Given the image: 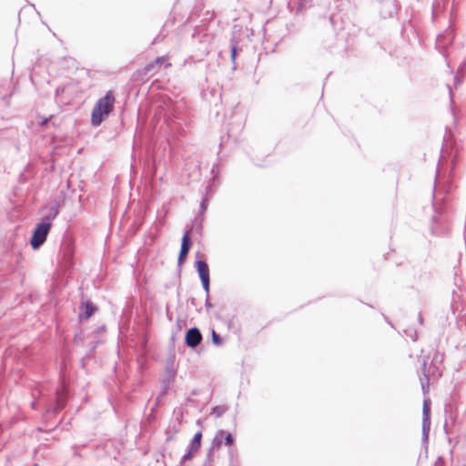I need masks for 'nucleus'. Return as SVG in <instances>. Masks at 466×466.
<instances>
[{"instance_id": "8", "label": "nucleus", "mask_w": 466, "mask_h": 466, "mask_svg": "<svg viewBox=\"0 0 466 466\" xmlns=\"http://www.w3.org/2000/svg\"><path fill=\"white\" fill-rule=\"evenodd\" d=\"M81 309L84 310V312L79 315V319H88L96 311V307L90 301L84 302Z\"/></svg>"}, {"instance_id": "13", "label": "nucleus", "mask_w": 466, "mask_h": 466, "mask_svg": "<svg viewBox=\"0 0 466 466\" xmlns=\"http://www.w3.org/2000/svg\"><path fill=\"white\" fill-rule=\"evenodd\" d=\"M236 56H237V48H236V46H233L232 51H231V57L233 60H235Z\"/></svg>"}, {"instance_id": "7", "label": "nucleus", "mask_w": 466, "mask_h": 466, "mask_svg": "<svg viewBox=\"0 0 466 466\" xmlns=\"http://www.w3.org/2000/svg\"><path fill=\"white\" fill-rule=\"evenodd\" d=\"M228 446H232L234 444V438L230 432H227L225 431H218L214 439V446L219 448L223 442Z\"/></svg>"}, {"instance_id": "4", "label": "nucleus", "mask_w": 466, "mask_h": 466, "mask_svg": "<svg viewBox=\"0 0 466 466\" xmlns=\"http://www.w3.org/2000/svg\"><path fill=\"white\" fill-rule=\"evenodd\" d=\"M168 61V56H160V57H157V59H155L154 61L148 63L143 69V73L145 75H147L149 73H157L158 71V69L160 68V66L166 63V66L167 67H169L171 66V64L167 62Z\"/></svg>"}, {"instance_id": "3", "label": "nucleus", "mask_w": 466, "mask_h": 466, "mask_svg": "<svg viewBox=\"0 0 466 466\" xmlns=\"http://www.w3.org/2000/svg\"><path fill=\"white\" fill-rule=\"evenodd\" d=\"M196 266H197V270H198V276L203 284V288L208 292V289H209V268H208V266L203 260H198L196 262Z\"/></svg>"}, {"instance_id": "10", "label": "nucleus", "mask_w": 466, "mask_h": 466, "mask_svg": "<svg viewBox=\"0 0 466 466\" xmlns=\"http://www.w3.org/2000/svg\"><path fill=\"white\" fill-rule=\"evenodd\" d=\"M211 335L213 343L217 346H220L222 344V339L214 329L212 330Z\"/></svg>"}, {"instance_id": "6", "label": "nucleus", "mask_w": 466, "mask_h": 466, "mask_svg": "<svg viewBox=\"0 0 466 466\" xmlns=\"http://www.w3.org/2000/svg\"><path fill=\"white\" fill-rule=\"evenodd\" d=\"M202 335L197 328H192L186 334V343L188 347L195 348L200 344Z\"/></svg>"}, {"instance_id": "12", "label": "nucleus", "mask_w": 466, "mask_h": 466, "mask_svg": "<svg viewBox=\"0 0 466 466\" xmlns=\"http://www.w3.org/2000/svg\"><path fill=\"white\" fill-rule=\"evenodd\" d=\"M423 411L426 415H428V413L430 411V405L427 401H424Z\"/></svg>"}, {"instance_id": "1", "label": "nucleus", "mask_w": 466, "mask_h": 466, "mask_svg": "<svg viewBox=\"0 0 466 466\" xmlns=\"http://www.w3.org/2000/svg\"><path fill=\"white\" fill-rule=\"evenodd\" d=\"M115 103V93L112 90L107 91L106 95L99 98L95 104L91 113V124L95 127L99 126L104 117L114 111Z\"/></svg>"}, {"instance_id": "14", "label": "nucleus", "mask_w": 466, "mask_h": 466, "mask_svg": "<svg viewBox=\"0 0 466 466\" xmlns=\"http://www.w3.org/2000/svg\"><path fill=\"white\" fill-rule=\"evenodd\" d=\"M48 121V118H44L41 122V126H45Z\"/></svg>"}, {"instance_id": "11", "label": "nucleus", "mask_w": 466, "mask_h": 466, "mask_svg": "<svg viewBox=\"0 0 466 466\" xmlns=\"http://www.w3.org/2000/svg\"><path fill=\"white\" fill-rule=\"evenodd\" d=\"M194 452L195 451H192L191 449L189 448V451L183 456V461L190 460L192 458V453Z\"/></svg>"}, {"instance_id": "9", "label": "nucleus", "mask_w": 466, "mask_h": 466, "mask_svg": "<svg viewBox=\"0 0 466 466\" xmlns=\"http://www.w3.org/2000/svg\"><path fill=\"white\" fill-rule=\"evenodd\" d=\"M202 433L199 431L196 433L190 443V449L192 451H198L201 446Z\"/></svg>"}, {"instance_id": "2", "label": "nucleus", "mask_w": 466, "mask_h": 466, "mask_svg": "<svg viewBox=\"0 0 466 466\" xmlns=\"http://www.w3.org/2000/svg\"><path fill=\"white\" fill-rule=\"evenodd\" d=\"M52 227L49 218H44L35 228L31 238V246L34 249H37L46 239L48 232Z\"/></svg>"}, {"instance_id": "5", "label": "nucleus", "mask_w": 466, "mask_h": 466, "mask_svg": "<svg viewBox=\"0 0 466 466\" xmlns=\"http://www.w3.org/2000/svg\"><path fill=\"white\" fill-rule=\"evenodd\" d=\"M189 233H190L189 231H186L182 237L181 248H180V252H179V256H178V264L179 265L184 263L185 258H187V256L189 252L190 247H191V239H190Z\"/></svg>"}]
</instances>
